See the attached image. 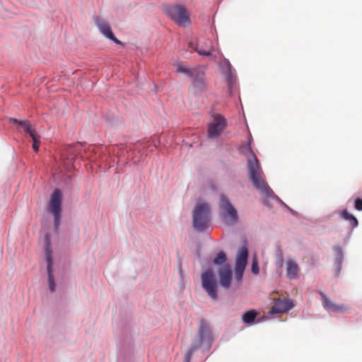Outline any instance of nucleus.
I'll return each instance as SVG.
<instances>
[{"label": "nucleus", "mask_w": 362, "mask_h": 362, "mask_svg": "<svg viewBox=\"0 0 362 362\" xmlns=\"http://www.w3.org/2000/svg\"><path fill=\"white\" fill-rule=\"evenodd\" d=\"M240 151L246 156L249 177L254 186L264 196L272 197L274 192L262 177L263 172L259 160L251 148L250 140L246 145L240 147Z\"/></svg>", "instance_id": "obj_1"}, {"label": "nucleus", "mask_w": 362, "mask_h": 362, "mask_svg": "<svg viewBox=\"0 0 362 362\" xmlns=\"http://www.w3.org/2000/svg\"><path fill=\"white\" fill-rule=\"evenodd\" d=\"M193 227L198 231H204L210 221V208L204 202H198L193 211Z\"/></svg>", "instance_id": "obj_2"}, {"label": "nucleus", "mask_w": 362, "mask_h": 362, "mask_svg": "<svg viewBox=\"0 0 362 362\" xmlns=\"http://www.w3.org/2000/svg\"><path fill=\"white\" fill-rule=\"evenodd\" d=\"M165 14L176 24L185 27L190 23L189 17L186 8L180 5H171L165 8Z\"/></svg>", "instance_id": "obj_3"}, {"label": "nucleus", "mask_w": 362, "mask_h": 362, "mask_svg": "<svg viewBox=\"0 0 362 362\" xmlns=\"http://www.w3.org/2000/svg\"><path fill=\"white\" fill-rule=\"evenodd\" d=\"M202 288L206 291L207 294L214 300L218 298L217 294V281L214 272L211 269H208L202 274L201 276Z\"/></svg>", "instance_id": "obj_4"}, {"label": "nucleus", "mask_w": 362, "mask_h": 362, "mask_svg": "<svg viewBox=\"0 0 362 362\" xmlns=\"http://www.w3.org/2000/svg\"><path fill=\"white\" fill-rule=\"evenodd\" d=\"M226 126L227 121L221 115H214L213 121L208 124V136L211 138L218 137Z\"/></svg>", "instance_id": "obj_5"}, {"label": "nucleus", "mask_w": 362, "mask_h": 362, "mask_svg": "<svg viewBox=\"0 0 362 362\" xmlns=\"http://www.w3.org/2000/svg\"><path fill=\"white\" fill-rule=\"evenodd\" d=\"M198 338L199 341L197 344H195L196 346H194V349H199L204 342L211 340L210 328L204 319H201L199 321Z\"/></svg>", "instance_id": "obj_6"}, {"label": "nucleus", "mask_w": 362, "mask_h": 362, "mask_svg": "<svg viewBox=\"0 0 362 362\" xmlns=\"http://www.w3.org/2000/svg\"><path fill=\"white\" fill-rule=\"evenodd\" d=\"M47 239V245H46V260H47V270L48 274V282L49 286L51 292H54L55 291V283L54 280V276L52 274V251L50 249V244L49 243V237L48 235H46Z\"/></svg>", "instance_id": "obj_7"}, {"label": "nucleus", "mask_w": 362, "mask_h": 362, "mask_svg": "<svg viewBox=\"0 0 362 362\" xmlns=\"http://www.w3.org/2000/svg\"><path fill=\"white\" fill-rule=\"evenodd\" d=\"M220 207L227 213L230 218V222L235 223L238 221V213L229 199L224 194L220 196Z\"/></svg>", "instance_id": "obj_8"}, {"label": "nucleus", "mask_w": 362, "mask_h": 362, "mask_svg": "<svg viewBox=\"0 0 362 362\" xmlns=\"http://www.w3.org/2000/svg\"><path fill=\"white\" fill-rule=\"evenodd\" d=\"M95 24L98 28L100 33L104 35L108 39L112 40L116 44H122L121 41L117 39L112 33L110 24L101 18H97Z\"/></svg>", "instance_id": "obj_9"}, {"label": "nucleus", "mask_w": 362, "mask_h": 362, "mask_svg": "<svg viewBox=\"0 0 362 362\" xmlns=\"http://www.w3.org/2000/svg\"><path fill=\"white\" fill-rule=\"evenodd\" d=\"M62 192L59 189H55L51 194L49 203V211L50 213L62 212Z\"/></svg>", "instance_id": "obj_10"}, {"label": "nucleus", "mask_w": 362, "mask_h": 362, "mask_svg": "<svg viewBox=\"0 0 362 362\" xmlns=\"http://www.w3.org/2000/svg\"><path fill=\"white\" fill-rule=\"evenodd\" d=\"M218 276L220 279V284L225 288H228L232 280V270L230 267L225 264L218 270Z\"/></svg>", "instance_id": "obj_11"}, {"label": "nucleus", "mask_w": 362, "mask_h": 362, "mask_svg": "<svg viewBox=\"0 0 362 362\" xmlns=\"http://www.w3.org/2000/svg\"><path fill=\"white\" fill-rule=\"evenodd\" d=\"M292 307L293 304L291 300L287 299H279L275 301L274 305L269 311V313L274 315L285 313L291 309Z\"/></svg>", "instance_id": "obj_12"}, {"label": "nucleus", "mask_w": 362, "mask_h": 362, "mask_svg": "<svg viewBox=\"0 0 362 362\" xmlns=\"http://www.w3.org/2000/svg\"><path fill=\"white\" fill-rule=\"evenodd\" d=\"M192 78V86L195 91H203L206 88L204 73L198 69Z\"/></svg>", "instance_id": "obj_13"}, {"label": "nucleus", "mask_w": 362, "mask_h": 362, "mask_svg": "<svg viewBox=\"0 0 362 362\" xmlns=\"http://www.w3.org/2000/svg\"><path fill=\"white\" fill-rule=\"evenodd\" d=\"M320 294L323 300V306L326 309L333 312H344L347 309V307L344 304L339 305L332 302L325 293L320 292Z\"/></svg>", "instance_id": "obj_14"}, {"label": "nucleus", "mask_w": 362, "mask_h": 362, "mask_svg": "<svg viewBox=\"0 0 362 362\" xmlns=\"http://www.w3.org/2000/svg\"><path fill=\"white\" fill-rule=\"evenodd\" d=\"M23 124L24 125V132L28 134L33 139V148L37 152L40 144V136L31 127L30 122H23Z\"/></svg>", "instance_id": "obj_15"}, {"label": "nucleus", "mask_w": 362, "mask_h": 362, "mask_svg": "<svg viewBox=\"0 0 362 362\" xmlns=\"http://www.w3.org/2000/svg\"><path fill=\"white\" fill-rule=\"evenodd\" d=\"M248 251L245 247H241L236 257L235 267L245 268L247 265Z\"/></svg>", "instance_id": "obj_16"}, {"label": "nucleus", "mask_w": 362, "mask_h": 362, "mask_svg": "<svg viewBox=\"0 0 362 362\" xmlns=\"http://www.w3.org/2000/svg\"><path fill=\"white\" fill-rule=\"evenodd\" d=\"M299 267L293 260L286 262V276L289 279H296L298 277Z\"/></svg>", "instance_id": "obj_17"}, {"label": "nucleus", "mask_w": 362, "mask_h": 362, "mask_svg": "<svg viewBox=\"0 0 362 362\" xmlns=\"http://www.w3.org/2000/svg\"><path fill=\"white\" fill-rule=\"evenodd\" d=\"M196 52L202 56H212L211 52L214 50L213 43L208 40L204 42V46L198 45L196 47Z\"/></svg>", "instance_id": "obj_18"}, {"label": "nucleus", "mask_w": 362, "mask_h": 362, "mask_svg": "<svg viewBox=\"0 0 362 362\" xmlns=\"http://www.w3.org/2000/svg\"><path fill=\"white\" fill-rule=\"evenodd\" d=\"M197 68H190L186 66L183 63L180 62L175 65L176 72L184 74L189 77L192 78L196 72L198 71Z\"/></svg>", "instance_id": "obj_19"}, {"label": "nucleus", "mask_w": 362, "mask_h": 362, "mask_svg": "<svg viewBox=\"0 0 362 362\" xmlns=\"http://www.w3.org/2000/svg\"><path fill=\"white\" fill-rule=\"evenodd\" d=\"M339 215L341 216V218L349 222V224L351 228H354L358 226V222L357 218L354 215L350 214L347 211V209H344L341 211L340 212H339Z\"/></svg>", "instance_id": "obj_20"}, {"label": "nucleus", "mask_w": 362, "mask_h": 362, "mask_svg": "<svg viewBox=\"0 0 362 362\" xmlns=\"http://www.w3.org/2000/svg\"><path fill=\"white\" fill-rule=\"evenodd\" d=\"M257 313L255 310H249L243 315L242 319L245 323L250 324L255 321Z\"/></svg>", "instance_id": "obj_21"}, {"label": "nucleus", "mask_w": 362, "mask_h": 362, "mask_svg": "<svg viewBox=\"0 0 362 362\" xmlns=\"http://www.w3.org/2000/svg\"><path fill=\"white\" fill-rule=\"evenodd\" d=\"M226 261V255L223 252L218 253L217 257L214 259V263L217 265L223 264Z\"/></svg>", "instance_id": "obj_22"}, {"label": "nucleus", "mask_w": 362, "mask_h": 362, "mask_svg": "<svg viewBox=\"0 0 362 362\" xmlns=\"http://www.w3.org/2000/svg\"><path fill=\"white\" fill-rule=\"evenodd\" d=\"M227 64L228 66V72L226 73V80H227L228 83L230 85L235 81V76L233 75V74L232 73L231 65L228 60H227Z\"/></svg>", "instance_id": "obj_23"}, {"label": "nucleus", "mask_w": 362, "mask_h": 362, "mask_svg": "<svg viewBox=\"0 0 362 362\" xmlns=\"http://www.w3.org/2000/svg\"><path fill=\"white\" fill-rule=\"evenodd\" d=\"M245 271V268H235V278L238 281H241L243 275V272Z\"/></svg>", "instance_id": "obj_24"}, {"label": "nucleus", "mask_w": 362, "mask_h": 362, "mask_svg": "<svg viewBox=\"0 0 362 362\" xmlns=\"http://www.w3.org/2000/svg\"><path fill=\"white\" fill-rule=\"evenodd\" d=\"M52 214L54 217V227L56 229H57L60 225L61 212L52 213Z\"/></svg>", "instance_id": "obj_25"}, {"label": "nucleus", "mask_w": 362, "mask_h": 362, "mask_svg": "<svg viewBox=\"0 0 362 362\" xmlns=\"http://www.w3.org/2000/svg\"><path fill=\"white\" fill-rule=\"evenodd\" d=\"M196 346L195 345V343H192V348L190 349L189 351H187V353L185 354V362H189L190 361V358L192 357V355L193 354V352L196 350V349H194V346Z\"/></svg>", "instance_id": "obj_26"}, {"label": "nucleus", "mask_w": 362, "mask_h": 362, "mask_svg": "<svg viewBox=\"0 0 362 362\" xmlns=\"http://www.w3.org/2000/svg\"><path fill=\"white\" fill-rule=\"evenodd\" d=\"M354 207L358 211H362V199L358 197L355 199Z\"/></svg>", "instance_id": "obj_27"}, {"label": "nucleus", "mask_w": 362, "mask_h": 362, "mask_svg": "<svg viewBox=\"0 0 362 362\" xmlns=\"http://www.w3.org/2000/svg\"><path fill=\"white\" fill-rule=\"evenodd\" d=\"M251 269L252 273H254L255 274H257L259 273L258 263L256 260L252 261Z\"/></svg>", "instance_id": "obj_28"}, {"label": "nucleus", "mask_w": 362, "mask_h": 362, "mask_svg": "<svg viewBox=\"0 0 362 362\" xmlns=\"http://www.w3.org/2000/svg\"><path fill=\"white\" fill-rule=\"evenodd\" d=\"M11 121L13 123H14V124H18L21 125L23 129H24V125L23 124V122H29L27 120L19 121V120H18L17 119H15V118L11 119Z\"/></svg>", "instance_id": "obj_29"}, {"label": "nucleus", "mask_w": 362, "mask_h": 362, "mask_svg": "<svg viewBox=\"0 0 362 362\" xmlns=\"http://www.w3.org/2000/svg\"><path fill=\"white\" fill-rule=\"evenodd\" d=\"M337 250L338 256H339V263H341V259H342V251H341V249L340 247H338Z\"/></svg>", "instance_id": "obj_30"}, {"label": "nucleus", "mask_w": 362, "mask_h": 362, "mask_svg": "<svg viewBox=\"0 0 362 362\" xmlns=\"http://www.w3.org/2000/svg\"><path fill=\"white\" fill-rule=\"evenodd\" d=\"M180 274H182V269H181V264H180Z\"/></svg>", "instance_id": "obj_31"}]
</instances>
